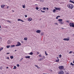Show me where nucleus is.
I'll use <instances>...</instances> for the list:
<instances>
[{"label":"nucleus","mask_w":74,"mask_h":74,"mask_svg":"<svg viewBox=\"0 0 74 74\" xmlns=\"http://www.w3.org/2000/svg\"><path fill=\"white\" fill-rule=\"evenodd\" d=\"M67 7L69 9H73L74 8V6L71 4H68L67 5Z\"/></svg>","instance_id":"obj_1"},{"label":"nucleus","mask_w":74,"mask_h":74,"mask_svg":"<svg viewBox=\"0 0 74 74\" xmlns=\"http://www.w3.org/2000/svg\"><path fill=\"white\" fill-rule=\"evenodd\" d=\"M69 25L70 27H74V23H69Z\"/></svg>","instance_id":"obj_2"},{"label":"nucleus","mask_w":74,"mask_h":74,"mask_svg":"<svg viewBox=\"0 0 74 74\" xmlns=\"http://www.w3.org/2000/svg\"><path fill=\"white\" fill-rule=\"evenodd\" d=\"M58 73L59 74H64V72H63V71H59Z\"/></svg>","instance_id":"obj_3"},{"label":"nucleus","mask_w":74,"mask_h":74,"mask_svg":"<svg viewBox=\"0 0 74 74\" xmlns=\"http://www.w3.org/2000/svg\"><path fill=\"white\" fill-rule=\"evenodd\" d=\"M64 68V66H59V69H63Z\"/></svg>","instance_id":"obj_4"},{"label":"nucleus","mask_w":74,"mask_h":74,"mask_svg":"<svg viewBox=\"0 0 74 74\" xmlns=\"http://www.w3.org/2000/svg\"><path fill=\"white\" fill-rule=\"evenodd\" d=\"M55 8L56 10H59V11L60 10V8Z\"/></svg>","instance_id":"obj_5"},{"label":"nucleus","mask_w":74,"mask_h":74,"mask_svg":"<svg viewBox=\"0 0 74 74\" xmlns=\"http://www.w3.org/2000/svg\"><path fill=\"white\" fill-rule=\"evenodd\" d=\"M63 40H64V41H69V40H70V39H69L65 38L63 39Z\"/></svg>","instance_id":"obj_6"},{"label":"nucleus","mask_w":74,"mask_h":74,"mask_svg":"<svg viewBox=\"0 0 74 74\" xmlns=\"http://www.w3.org/2000/svg\"><path fill=\"white\" fill-rule=\"evenodd\" d=\"M8 44H10L11 43V41L10 40H8L7 42Z\"/></svg>","instance_id":"obj_7"},{"label":"nucleus","mask_w":74,"mask_h":74,"mask_svg":"<svg viewBox=\"0 0 74 74\" xmlns=\"http://www.w3.org/2000/svg\"><path fill=\"white\" fill-rule=\"evenodd\" d=\"M41 32V31L40 30H37L36 31V32L37 33H40Z\"/></svg>","instance_id":"obj_8"},{"label":"nucleus","mask_w":74,"mask_h":74,"mask_svg":"<svg viewBox=\"0 0 74 74\" xmlns=\"http://www.w3.org/2000/svg\"><path fill=\"white\" fill-rule=\"evenodd\" d=\"M17 21H21V22H24V21H23L20 19H18Z\"/></svg>","instance_id":"obj_9"},{"label":"nucleus","mask_w":74,"mask_h":74,"mask_svg":"<svg viewBox=\"0 0 74 74\" xmlns=\"http://www.w3.org/2000/svg\"><path fill=\"white\" fill-rule=\"evenodd\" d=\"M5 6V5H2L1 6V8H3Z\"/></svg>","instance_id":"obj_10"},{"label":"nucleus","mask_w":74,"mask_h":74,"mask_svg":"<svg viewBox=\"0 0 74 74\" xmlns=\"http://www.w3.org/2000/svg\"><path fill=\"white\" fill-rule=\"evenodd\" d=\"M32 20V18H28V21H31Z\"/></svg>","instance_id":"obj_11"},{"label":"nucleus","mask_w":74,"mask_h":74,"mask_svg":"<svg viewBox=\"0 0 74 74\" xmlns=\"http://www.w3.org/2000/svg\"><path fill=\"white\" fill-rule=\"evenodd\" d=\"M25 58H27L28 59L30 58V56H27L25 57Z\"/></svg>","instance_id":"obj_12"},{"label":"nucleus","mask_w":74,"mask_h":74,"mask_svg":"<svg viewBox=\"0 0 74 74\" xmlns=\"http://www.w3.org/2000/svg\"><path fill=\"white\" fill-rule=\"evenodd\" d=\"M62 21H63V20H62V19H59L58 20V21H59V22H62Z\"/></svg>","instance_id":"obj_13"},{"label":"nucleus","mask_w":74,"mask_h":74,"mask_svg":"<svg viewBox=\"0 0 74 74\" xmlns=\"http://www.w3.org/2000/svg\"><path fill=\"white\" fill-rule=\"evenodd\" d=\"M69 2H70V3H73V4H74V2L71 0L69 1Z\"/></svg>","instance_id":"obj_14"},{"label":"nucleus","mask_w":74,"mask_h":74,"mask_svg":"<svg viewBox=\"0 0 74 74\" xmlns=\"http://www.w3.org/2000/svg\"><path fill=\"white\" fill-rule=\"evenodd\" d=\"M18 44L19 45V46H20L21 45V43H20V42H18Z\"/></svg>","instance_id":"obj_15"},{"label":"nucleus","mask_w":74,"mask_h":74,"mask_svg":"<svg viewBox=\"0 0 74 74\" xmlns=\"http://www.w3.org/2000/svg\"><path fill=\"white\" fill-rule=\"evenodd\" d=\"M29 54V55H33V52H31Z\"/></svg>","instance_id":"obj_16"},{"label":"nucleus","mask_w":74,"mask_h":74,"mask_svg":"<svg viewBox=\"0 0 74 74\" xmlns=\"http://www.w3.org/2000/svg\"><path fill=\"white\" fill-rule=\"evenodd\" d=\"M59 23H60V24H63V23H64V22L61 21V22H59Z\"/></svg>","instance_id":"obj_17"},{"label":"nucleus","mask_w":74,"mask_h":74,"mask_svg":"<svg viewBox=\"0 0 74 74\" xmlns=\"http://www.w3.org/2000/svg\"><path fill=\"white\" fill-rule=\"evenodd\" d=\"M15 45H11V46H10V48H12V47H15Z\"/></svg>","instance_id":"obj_18"},{"label":"nucleus","mask_w":74,"mask_h":74,"mask_svg":"<svg viewBox=\"0 0 74 74\" xmlns=\"http://www.w3.org/2000/svg\"><path fill=\"white\" fill-rule=\"evenodd\" d=\"M10 58L11 59H13V58H14V57L13 56H10Z\"/></svg>","instance_id":"obj_19"},{"label":"nucleus","mask_w":74,"mask_h":74,"mask_svg":"<svg viewBox=\"0 0 74 74\" xmlns=\"http://www.w3.org/2000/svg\"><path fill=\"white\" fill-rule=\"evenodd\" d=\"M58 17H60V16H57L56 17V19H58Z\"/></svg>","instance_id":"obj_20"},{"label":"nucleus","mask_w":74,"mask_h":74,"mask_svg":"<svg viewBox=\"0 0 74 74\" xmlns=\"http://www.w3.org/2000/svg\"><path fill=\"white\" fill-rule=\"evenodd\" d=\"M55 9H54L53 10V12H56V10H55Z\"/></svg>","instance_id":"obj_21"},{"label":"nucleus","mask_w":74,"mask_h":74,"mask_svg":"<svg viewBox=\"0 0 74 74\" xmlns=\"http://www.w3.org/2000/svg\"><path fill=\"white\" fill-rule=\"evenodd\" d=\"M40 60L41 61V60H44V59L43 58H40Z\"/></svg>","instance_id":"obj_22"},{"label":"nucleus","mask_w":74,"mask_h":74,"mask_svg":"<svg viewBox=\"0 0 74 74\" xmlns=\"http://www.w3.org/2000/svg\"><path fill=\"white\" fill-rule=\"evenodd\" d=\"M24 40H25L26 41V40H27V38H24Z\"/></svg>","instance_id":"obj_23"},{"label":"nucleus","mask_w":74,"mask_h":74,"mask_svg":"<svg viewBox=\"0 0 74 74\" xmlns=\"http://www.w3.org/2000/svg\"><path fill=\"white\" fill-rule=\"evenodd\" d=\"M71 65L72 66H74V64H73V63H72V62H71Z\"/></svg>","instance_id":"obj_24"},{"label":"nucleus","mask_w":74,"mask_h":74,"mask_svg":"<svg viewBox=\"0 0 74 74\" xmlns=\"http://www.w3.org/2000/svg\"><path fill=\"white\" fill-rule=\"evenodd\" d=\"M10 46H7L6 47V48H10Z\"/></svg>","instance_id":"obj_25"},{"label":"nucleus","mask_w":74,"mask_h":74,"mask_svg":"<svg viewBox=\"0 0 74 74\" xmlns=\"http://www.w3.org/2000/svg\"><path fill=\"white\" fill-rule=\"evenodd\" d=\"M59 61V59H58V60H57L56 61V62H58Z\"/></svg>","instance_id":"obj_26"},{"label":"nucleus","mask_w":74,"mask_h":74,"mask_svg":"<svg viewBox=\"0 0 74 74\" xmlns=\"http://www.w3.org/2000/svg\"><path fill=\"white\" fill-rule=\"evenodd\" d=\"M16 69V67L15 66H14V69Z\"/></svg>","instance_id":"obj_27"},{"label":"nucleus","mask_w":74,"mask_h":74,"mask_svg":"<svg viewBox=\"0 0 74 74\" xmlns=\"http://www.w3.org/2000/svg\"><path fill=\"white\" fill-rule=\"evenodd\" d=\"M40 1H41V2H42V3H43V2H44V0H40Z\"/></svg>","instance_id":"obj_28"},{"label":"nucleus","mask_w":74,"mask_h":74,"mask_svg":"<svg viewBox=\"0 0 74 74\" xmlns=\"http://www.w3.org/2000/svg\"><path fill=\"white\" fill-rule=\"evenodd\" d=\"M35 67H37L38 69H39V68H38V66L35 65Z\"/></svg>","instance_id":"obj_29"},{"label":"nucleus","mask_w":74,"mask_h":74,"mask_svg":"<svg viewBox=\"0 0 74 74\" xmlns=\"http://www.w3.org/2000/svg\"><path fill=\"white\" fill-rule=\"evenodd\" d=\"M39 8H38V7H36V10H38Z\"/></svg>","instance_id":"obj_30"},{"label":"nucleus","mask_w":74,"mask_h":74,"mask_svg":"<svg viewBox=\"0 0 74 74\" xmlns=\"http://www.w3.org/2000/svg\"><path fill=\"white\" fill-rule=\"evenodd\" d=\"M3 49V48L1 47V48H0V51H1L2 49Z\"/></svg>","instance_id":"obj_31"},{"label":"nucleus","mask_w":74,"mask_h":74,"mask_svg":"<svg viewBox=\"0 0 74 74\" xmlns=\"http://www.w3.org/2000/svg\"><path fill=\"white\" fill-rule=\"evenodd\" d=\"M73 53V51H71L69 53Z\"/></svg>","instance_id":"obj_32"},{"label":"nucleus","mask_w":74,"mask_h":74,"mask_svg":"<svg viewBox=\"0 0 74 74\" xmlns=\"http://www.w3.org/2000/svg\"><path fill=\"white\" fill-rule=\"evenodd\" d=\"M44 34V32H42L41 34V36H42V35H43Z\"/></svg>","instance_id":"obj_33"},{"label":"nucleus","mask_w":74,"mask_h":74,"mask_svg":"<svg viewBox=\"0 0 74 74\" xmlns=\"http://www.w3.org/2000/svg\"><path fill=\"white\" fill-rule=\"evenodd\" d=\"M7 22H9V23H11V21L9 20H8L7 21Z\"/></svg>","instance_id":"obj_34"},{"label":"nucleus","mask_w":74,"mask_h":74,"mask_svg":"<svg viewBox=\"0 0 74 74\" xmlns=\"http://www.w3.org/2000/svg\"><path fill=\"white\" fill-rule=\"evenodd\" d=\"M45 55H46L47 56V55H48V54L47 53V52L45 51Z\"/></svg>","instance_id":"obj_35"},{"label":"nucleus","mask_w":74,"mask_h":74,"mask_svg":"<svg viewBox=\"0 0 74 74\" xmlns=\"http://www.w3.org/2000/svg\"><path fill=\"white\" fill-rule=\"evenodd\" d=\"M59 58H61L62 57V55H61V54L59 55Z\"/></svg>","instance_id":"obj_36"},{"label":"nucleus","mask_w":74,"mask_h":74,"mask_svg":"<svg viewBox=\"0 0 74 74\" xmlns=\"http://www.w3.org/2000/svg\"><path fill=\"white\" fill-rule=\"evenodd\" d=\"M43 10H46V8H43Z\"/></svg>","instance_id":"obj_37"},{"label":"nucleus","mask_w":74,"mask_h":74,"mask_svg":"<svg viewBox=\"0 0 74 74\" xmlns=\"http://www.w3.org/2000/svg\"><path fill=\"white\" fill-rule=\"evenodd\" d=\"M23 8H25V5H23Z\"/></svg>","instance_id":"obj_38"},{"label":"nucleus","mask_w":74,"mask_h":74,"mask_svg":"<svg viewBox=\"0 0 74 74\" xmlns=\"http://www.w3.org/2000/svg\"><path fill=\"white\" fill-rule=\"evenodd\" d=\"M41 12H45V11H42V10H41Z\"/></svg>","instance_id":"obj_39"},{"label":"nucleus","mask_w":74,"mask_h":74,"mask_svg":"<svg viewBox=\"0 0 74 74\" xmlns=\"http://www.w3.org/2000/svg\"><path fill=\"white\" fill-rule=\"evenodd\" d=\"M17 67H19V64H17Z\"/></svg>","instance_id":"obj_40"},{"label":"nucleus","mask_w":74,"mask_h":74,"mask_svg":"<svg viewBox=\"0 0 74 74\" xmlns=\"http://www.w3.org/2000/svg\"><path fill=\"white\" fill-rule=\"evenodd\" d=\"M16 47H18V46H19V45L18 44H17V45H16Z\"/></svg>","instance_id":"obj_41"},{"label":"nucleus","mask_w":74,"mask_h":74,"mask_svg":"<svg viewBox=\"0 0 74 74\" xmlns=\"http://www.w3.org/2000/svg\"><path fill=\"white\" fill-rule=\"evenodd\" d=\"M46 9H47V11H48V10H49V8H46Z\"/></svg>","instance_id":"obj_42"},{"label":"nucleus","mask_w":74,"mask_h":74,"mask_svg":"<svg viewBox=\"0 0 74 74\" xmlns=\"http://www.w3.org/2000/svg\"><path fill=\"white\" fill-rule=\"evenodd\" d=\"M55 25H58V24L57 23H55Z\"/></svg>","instance_id":"obj_43"},{"label":"nucleus","mask_w":74,"mask_h":74,"mask_svg":"<svg viewBox=\"0 0 74 74\" xmlns=\"http://www.w3.org/2000/svg\"><path fill=\"white\" fill-rule=\"evenodd\" d=\"M6 59H9L10 58H9V57H8L6 58Z\"/></svg>","instance_id":"obj_44"},{"label":"nucleus","mask_w":74,"mask_h":74,"mask_svg":"<svg viewBox=\"0 0 74 74\" xmlns=\"http://www.w3.org/2000/svg\"><path fill=\"white\" fill-rule=\"evenodd\" d=\"M25 18H26V17H27V15H25Z\"/></svg>","instance_id":"obj_45"},{"label":"nucleus","mask_w":74,"mask_h":74,"mask_svg":"<svg viewBox=\"0 0 74 74\" xmlns=\"http://www.w3.org/2000/svg\"><path fill=\"white\" fill-rule=\"evenodd\" d=\"M66 22H68V23H69V21H66Z\"/></svg>","instance_id":"obj_46"},{"label":"nucleus","mask_w":74,"mask_h":74,"mask_svg":"<svg viewBox=\"0 0 74 74\" xmlns=\"http://www.w3.org/2000/svg\"><path fill=\"white\" fill-rule=\"evenodd\" d=\"M37 55H38V54H39V52L38 51H37Z\"/></svg>","instance_id":"obj_47"},{"label":"nucleus","mask_w":74,"mask_h":74,"mask_svg":"<svg viewBox=\"0 0 74 74\" xmlns=\"http://www.w3.org/2000/svg\"><path fill=\"white\" fill-rule=\"evenodd\" d=\"M39 56H40V57H41V54H40L39 55Z\"/></svg>","instance_id":"obj_48"},{"label":"nucleus","mask_w":74,"mask_h":74,"mask_svg":"<svg viewBox=\"0 0 74 74\" xmlns=\"http://www.w3.org/2000/svg\"><path fill=\"white\" fill-rule=\"evenodd\" d=\"M43 59H45V56H43Z\"/></svg>","instance_id":"obj_49"},{"label":"nucleus","mask_w":74,"mask_h":74,"mask_svg":"<svg viewBox=\"0 0 74 74\" xmlns=\"http://www.w3.org/2000/svg\"><path fill=\"white\" fill-rule=\"evenodd\" d=\"M3 69L2 67H1L0 68V69H1H1Z\"/></svg>","instance_id":"obj_50"},{"label":"nucleus","mask_w":74,"mask_h":74,"mask_svg":"<svg viewBox=\"0 0 74 74\" xmlns=\"http://www.w3.org/2000/svg\"><path fill=\"white\" fill-rule=\"evenodd\" d=\"M57 59H58V60L59 59V58L58 57H57Z\"/></svg>","instance_id":"obj_51"},{"label":"nucleus","mask_w":74,"mask_h":74,"mask_svg":"<svg viewBox=\"0 0 74 74\" xmlns=\"http://www.w3.org/2000/svg\"><path fill=\"white\" fill-rule=\"evenodd\" d=\"M23 60V58H22L21 59V60Z\"/></svg>","instance_id":"obj_52"},{"label":"nucleus","mask_w":74,"mask_h":74,"mask_svg":"<svg viewBox=\"0 0 74 74\" xmlns=\"http://www.w3.org/2000/svg\"><path fill=\"white\" fill-rule=\"evenodd\" d=\"M10 53H7V54L8 55V54H10Z\"/></svg>","instance_id":"obj_53"},{"label":"nucleus","mask_w":74,"mask_h":74,"mask_svg":"<svg viewBox=\"0 0 74 74\" xmlns=\"http://www.w3.org/2000/svg\"><path fill=\"white\" fill-rule=\"evenodd\" d=\"M8 7H9V6H8L7 7V8H8Z\"/></svg>","instance_id":"obj_54"},{"label":"nucleus","mask_w":74,"mask_h":74,"mask_svg":"<svg viewBox=\"0 0 74 74\" xmlns=\"http://www.w3.org/2000/svg\"><path fill=\"white\" fill-rule=\"evenodd\" d=\"M12 12H14V11L12 10Z\"/></svg>","instance_id":"obj_55"},{"label":"nucleus","mask_w":74,"mask_h":74,"mask_svg":"<svg viewBox=\"0 0 74 74\" xmlns=\"http://www.w3.org/2000/svg\"><path fill=\"white\" fill-rule=\"evenodd\" d=\"M22 43H23V41H22Z\"/></svg>","instance_id":"obj_56"},{"label":"nucleus","mask_w":74,"mask_h":74,"mask_svg":"<svg viewBox=\"0 0 74 74\" xmlns=\"http://www.w3.org/2000/svg\"><path fill=\"white\" fill-rule=\"evenodd\" d=\"M35 5H38L37 4H35Z\"/></svg>","instance_id":"obj_57"},{"label":"nucleus","mask_w":74,"mask_h":74,"mask_svg":"<svg viewBox=\"0 0 74 74\" xmlns=\"http://www.w3.org/2000/svg\"><path fill=\"white\" fill-rule=\"evenodd\" d=\"M15 52H16V50H15Z\"/></svg>","instance_id":"obj_58"},{"label":"nucleus","mask_w":74,"mask_h":74,"mask_svg":"<svg viewBox=\"0 0 74 74\" xmlns=\"http://www.w3.org/2000/svg\"><path fill=\"white\" fill-rule=\"evenodd\" d=\"M7 69H8V67H7Z\"/></svg>","instance_id":"obj_59"},{"label":"nucleus","mask_w":74,"mask_h":74,"mask_svg":"<svg viewBox=\"0 0 74 74\" xmlns=\"http://www.w3.org/2000/svg\"><path fill=\"white\" fill-rule=\"evenodd\" d=\"M1 25H0V28H1Z\"/></svg>","instance_id":"obj_60"},{"label":"nucleus","mask_w":74,"mask_h":74,"mask_svg":"<svg viewBox=\"0 0 74 74\" xmlns=\"http://www.w3.org/2000/svg\"><path fill=\"white\" fill-rule=\"evenodd\" d=\"M73 63H74V61L73 62Z\"/></svg>","instance_id":"obj_61"},{"label":"nucleus","mask_w":74,"mask_h":74,"mask_svg":"<svg viewBox=\"0 0 74 74\" xmlns=\"http://www.w3.org/2000/svg\"><path fill=\"white\" fill-rule=\"evenodd\" d=\"M67 74H69V73H67Z\"/></svg>","instance_id":"obj_62"},{"label":"nucleus","mask_w":74,"mask_h":74,"mask_svg":"<svg viewBox=\"0 0 74 74\" xmlns=\"http://www.w3.org/2000/svg\"><path fill=\"white\" fill-rule=\"evenodd\" d=\"M64 28H62V29H64Z\"/></svg>","instance_id":"obj_63"},{"label":"nucleus","mask_w":74,"mask_h":74,"mask_svg":"<svg viewBox=\"0 0 74 74\" xmlns=\"http://www.w3.org/2000/svg\"><path fill=\"white\" fill-rule=\"evenodd\" d=\"M39 60H40V59H39Z\"/></svg>","instance_id":"obj_64"}]
</instances>
